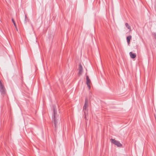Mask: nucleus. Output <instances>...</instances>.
I'll list each match as a JSON object with an SVG mask.
<instances>
[{
  "mask_svg": "<svg viewBox=\"0 0 156 156\" xmlns=\"http://www.w3.org/2000/svg\"><path fill=\"white\" fill-rule=\"evenodd\" d=\"M0 92L1 94L3 96H4L6 94V90L3 84L2 83L0 80Z\"/></svg>",
  "mask_w": 156,
  "mask_h": 156,
  "instance_id": "obj_1",
  "label": "nucleus"
},
{
  "mask_svg": "<svg viewBox=\"0 0 156 156\" xmlns=\"http://www.w3.org/2000/svg\"><path fill=\"white\" fill-rule=\"evenodd\" d=\"M53 111L54 112V115H53V117L52 119L54 120V124L55 128L56 129V126L57 124V120L56 119L55 117V115L57 113L55 109V108L54 106H53Z\"/></svg>",
  "mask_w": 156,
  "mask_h": 156,
  "instance_id": "obj_2",
  "label": "nucleus"
},
{
  "mask_svg": "<svg viewBox=\"0 0 156 156\" xmlns=\"http://www.w3.org/2000/svg\"><path fill=\"white\" fill-rule=\"evenodd\" d=\"M110 140L112 143L117 146L118 147H122V144H121L119 141L112 138Z\"/></svg>",
  "mask_w": 156,
  "mask_h": 156,
  "instance_id": "obj_3",
  "label": "nucleus"
},
{
  "mask_svg": "<svg viewBox=\"0 0 156 156\" xmlns=\"http://www.w3.org/2000/svg\"><path fill=\"white\" fill-rule=\"evenodd\" d=\"M88 100L87 98L86 97L85 99V103L83 107V111L85 114V111L87 110V109L88 108Z\"/></svg>",
  "mask_w": 156,
  "mask_h": 156,
  "instance_id": "obj_4",
  "label": "nucleus"
},
{
  "mask_svg": "<svg viewBox=\"0 0 156 156\" xmlns=\"http://www.w3.org/2000/svg\"><path fill=\"white\" fill-rule=\"evenodd\" d=\"M79 72L78 73L79 76L81 75L83 73V68L81 64L80 63L78 67Z\"/></svg>",
  "mask_w": 156,
  "mask_h": 156,
  "instance_id": "obj_5",
  "label": "nucleus"
},
{
  "mask_svg": "<svg viewBox=\"0 0 156 156\" xmlns=\"http://www.w3.org/2000/svg\"><path fill=\"white\" fill-rule=\"evenodd\" d=\"M86 80L87 84L88 87H89V89H90V84L91 83V81L90 80L89 78V76H86Z\"/></svg>",
  "mask_w": 156,
  "mask_h": 156,
  "instance_id": "obj_6",
  "label": "nucleus"
},
{
  "mask_svg": "<svg viewBox=\"0 0 156 156\" xmlns=\"http://www.w3.org/2000/svg\"><path fill=\"white\" fill-rule=\"evenodd\" d=\"M129 54L131 58H135L136 56V53H133L132 52H130Z\"/></svg>",
  "mask_w": 156,
  "mask_h": 156,
  "instance_id": "obj_7",
  "label": "nucleus"
},
{
  "mask_svg": "<svg viewBox=\"0 0 156 156\" xmlns=\"http://www.w3.org/2000/svg\"><path fill=\"white\" fill-rule=\"evenodd\" d=\"M132 39V36L131 35H129L127 37L126 39L127 43L128 44H130V41Z\"/></svg>",
  "mask_w": 156,
  "mask_h": 156,
  "instance_id": "obj_8",
  "label": "nucleus"
},
{
  "mask_svg": "<svg viewBox=\"0 0 156 156\" xmlns=\"http://www.w3.org/2000/svg\"><path fill=\"white\" fill-rule=\"evenodd\" d=\"M12 21L14 24V26H15L16 28L17 29V27H16V23L13 19V18H12Z\"/></svg>",
  "mask_w": 156,
  "mask_h": 156,
  "instance_id": "obj_9",
  "label": "nucleus"
},
{
  "mask_svg": "<svg viewBox=\"0 0 156 156\" xmlns=\"http://www.w3.org/2000/svg\"><path fill=\"white\" fill-rule=\"evenodd\" d=\"M125 26L128 29H130L131 27L129 25L128 23H125Z\"/></svg>",
  "mask_w": 156,
  "mask_h": 156,
  "instance_id": "obj_10",
  "label": "nucleus"
},
{
  "mask_svg": "<svg viewBox=\"0 0 156 156\" xmlns=\"http://www.w3.org/2000/svg\"><path fill=\"white\" fill-rule=\"evenodd\" d=\"M28 20V18L27 17L26 15H25V20L26 21H27V20Z\"/></svg>",
  "mask_w": 156,
  "mask_h": 156,
  "instance_id": "obj_11",
  "label": "nucleus"
},
{
  "mask_svg": "<svg viewBox=\"0 0 156 156\" xmlns=\"http://www.w3.org/2000/svg\"><path fill=\"white\" fill-rule=\"evenodd\" d=\"M85 119H86V113L85 114Z\"/></svg>",
  "mask_w": 156,
  "mask_h": 156,
  "instance_id": "obj_12",
  "label": "nucleus"
}]
</instances>
